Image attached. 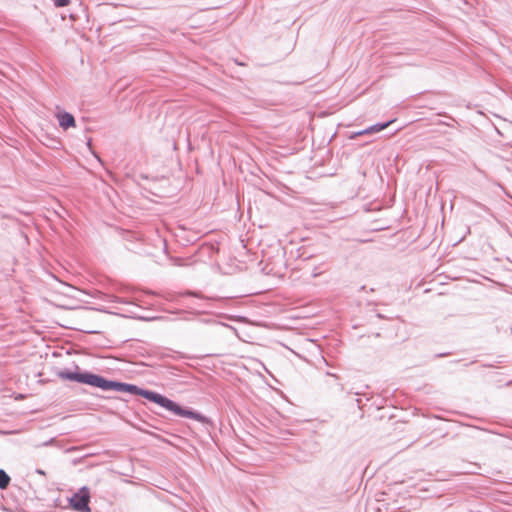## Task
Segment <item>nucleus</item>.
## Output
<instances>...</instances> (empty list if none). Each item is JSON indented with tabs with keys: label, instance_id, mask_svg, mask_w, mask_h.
I'll use <instances>...</instances> for the list:
<instances>
[{
	"label": "nucleus",
	"instance_id": "39448f33",
	"mask_svg": "<svg viewBox=\"0 0 512 512\" xmlns=\"http://www.w3.org/2000/svg\"><path fill=\"white\" fill-rule=\"evenodd\" d=\"M115 391L127 392V393H130V394H133V395H138L139 391H140V388L138 386H136V385H133V384L117 382L116 390Z\"/></svg>",
	"mask_w": 512,
	"mask_h": 512
},
{
	"label": "nucleus",
	"instance_id": "f257e3e1",
	"mask_svg": "<svg viewBox=\"0 0 512 512\" xmlns=\"http://www.w3.org/2000/svg\"><path fill=\"white\" fill-rule=\"evenodd\" d=\"M57 376L62 380L87 384L101 388L104 391L116 390L117 381L107 380L100 375L90 372H80L78 366H76V371L60 370L57 372Z\"/></svg>",
	"mask_w": 512,
	"mask_h": 512
},
{
	"label": "nucleus",
	"instance_id": "20e7f679",
	"mask_svg": "<svg viewBox=\"0 0 512 512\" xmlns=\"http://www.w3.org/2000/svg\"><path fill=\"white\" fill-rule=\"evenodd\" d=\"M56 117L58 119L59 126L64 130L75 127L76 125L74 116L69 112L64 111L57 113Z\"/></svg>",
	"mask_w": 512,
	"mask_h": 512
},
{
	"label": "nucleus",
	"instance_id": "423d86ee",
	"mask_svg": "<svg viewBox=\"0 0 512 512\" xmlns=\"http://www.w3.org/2000/svg\"><path fill=\"white\" fill-rule=\"evenodd\" d=\"M393 122H394V120H390V121L382 123V124L378 123V124L372 125L366 129H364V132L367 134L380 132V131L384 130L385 128H387Z\"/></svg>",
	"mask_w": 512,
	"mask_h": 512
},
{
	"label": "nucleus",
	"instance_id": "9b49d317",
	"mask_svg": "<svg viewBox=\"0 0 512 512\" xmlns=\"http://www.w3.org/2000/svg\"><path fill=\"white\" fill-rule=\"evenodd\" d=\"M364 134H366V133L364 132V130H362V131L356 132V133L352 136V138L357 137V136H361V135H364Z\"/></svg>",
	"mask_w": 512,
	"mask_h": 512
},
{
	"label": "nucleus",
	"instance_id": "7ed1b4c3",
	"mask_svg": "<svg viewBox=\"0 0 512 512\" xmlns=\"http://www.w3.org/2000/svg\"><path fill=\"white\" fill-rule=\"evenodd\" d=\"M90 491L84 486L69 499L71 507L79 512H90Z\"/></svg>",
	"mask_w": 512,
	"mask_h": 512
},
{
	"label": "nucleus",
	"instance_id": "1a4fd4ad",
	"mask_svg": "<svg viewBox=\"0 0 512 512\" xmlns=\"http://www.w3.org/2000/svg\"><path fill=\"white\" fill-rule=\"evenodd\" d=\"M185 295L194 296V297H198V298H203V296L199 295L196 292H192V291L186 292Z\"/></svg>",
	"mask_w": 512,
	"mask_h": 512
},
{
	"label": "nucleus",
	"instance_id": "9d476101",
	"mask_svg": "<svg viewBox=\"0 0 512 512\" xmlns=\"http://www.w3.org/2000/svg\"><path fill=\"white\" fill-rule=\"evenodd\" d=\"M53 443H54V438H51V439H49V440H47V441L43 442L41 445H42V446H49V445H51V444H53Z\"/></svg>",
	"mask_w": 512,
	"mask_h": 512
},
{
	"label": "nucleus",
	"instance_id": "f03ea898",
	"mask_svg": "<svg viewBox=\"0 0 512 512\" xmlns=\"http://www.w3.org/2000/svg\"><path fill=\"white\" fill-rule=\"evenodd\" d=\"M138 395L160 405L161 407L167 409L168 411L174 413L175 415H177L179 417L194 419V420H196L198 422H202V423L206 421V417L203 416L202 414L195 412L193 410H190V409L183 408L180 405H178L176 402H174V401L168 399L167 397H165L159 393H156L154 391L145 390V389L140 388Z\"/></svg>",
	"mask_w": 512,
	"mask_h": 512
},
{
	"label": "nucleus",
	"instance_id": "0eeeda50",
	"mask_svg": "<svg viewBox=\"0 0 512 512\" xmlns=\"http://www.w3.org/2000/svg\"><path fill=\"white\" fill-rule=\"evenodd\" d=\"M10 483L9 475L2 469H0V489H5Z\"/></svg>",
	"mask_w": 512,
	"mask_h": 512
},
{
	"label": "nucleus",
	"instance_id": "6e6552de",
	"mask_svg": "<svg viewBox=\"0 0 512 512\" xmlns=\"http://www.w3.org/2000/svg\"><path fill=\"white\" fill-rule=\"evenodd\" d=\"M56 7H65L70 3V0H55Z\"/></svg>",
	"mask_w": 512,
	"mask_h": 512
},
{
	"label": "nucleus",
	"instance_id": "f8f14e48",
	"mask_svg": "<svg viewBox=\"0 0 512 512\" xmlns=\"http://www.w3.org/2000/svg\"><path fill=\"white\" fill-rule=\"evenodd\" d=\"M37 473L41 474V475H45V472L43 470H40V469L37 470Z\"/></svg>",
	"mask_w": 512,
	"mask_h": 512
}]
</instances>
